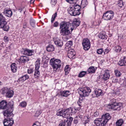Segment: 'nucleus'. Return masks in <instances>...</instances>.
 <instances>
[{
  "label": "nucleus",
  "mask_w": 126,
  "mask_h": 126,
  "mask_svg": "<svg viewBox=\"0 0 126 126\" xmlns=\"http://www.w3.org/2000/svg\"><path fill=\"white\" fill-rule=\"evenodd\" d=\"M75 54V52L73 49L69 50L68 51L67 55L68 58L70 59L73 58Z\"/></svg>",
  "instance_id": "18"
},
{
  "label": "nucleus",
  "mask_w": 126,
  "mask_h": 126,
  "mask_svg": "<svg viewBox=\"0 0 126 126\" xmlns=\"http://www.w3.org/2000/svg\"><path fill=\"white\" fill-rule=\"evenodd\" d=\"M82 101V100H80L79 101H78V103L79 106H80L81 105V102Z\"/></svg>",
  "instance_id": "55"
},
{
  "label": "nucleus",
  "mask_w": 126,
  "mask_h": 126,
  "mask_svg": "<svg viewBox=\"0 0 126 126\" xmlns=\"http://www.w3.org/2000/svg\"><path fill=\"white\" fill-rule=\"evenodd\" d=\"M124 122L122 119H120L118 120L116 123V126H121Z\"/></svg>",
  "instance_id": "33"
},
{
  "label": "nucleus",
  "mask_w": 126,
  "mask_h": 126,
  "mask_svg": "<svg viewBox=\"0 0 126 126\" xmlns=\"http://www.w3.org/2000/svg\"><path fill=\"white\" fill-rule=\"evenodd\" d=\"M5 17L2 15L0 21V28H2L5 31H7L9 30V27L7 25Z\"/></svg>",
  "instance_id": "9"
},
{
  "label": "nucleus",
  "mask_w": 126,
  "mask_h": 126,
  "mask_svg": "<svg viewBox=\"0 0 126 126\" xmlns=\"http://www.w3.org/2000/svg\"><path fill=\"white\" fill-rule=\"evenodd\" d=\"M32 126H37L36 125H35V124H33V125Z\"/></svg>",
  "instance_id": "60"
},
{
  "label": "nucleus",
  "mask_w": 126,
  "mask_h": 126,
  "mask_svg": "<svg viewBox=\"0 0 126 126\" xmlns=\"http://www.w3.org/2000/svg\"><path fill=\"white\" fill-rule=\"evenodd\" d=\"M19 60L21 63H25L29 61V59L28 57L22 56L20 57Z\"/></svg>",
  "instance_id": "23"
},
{
  "label": "nucleus",
  "mask_w": 126,
  "mask_h": 126,
  "mask_svg": "<svg viewBox=\"0 0 126 126\" xmlns=\"http://www.w3.org/2000/svg\"><path fill=\"white\" fill-rule=\"evenodd\" d=\"M66 1L71 4H74L73 8L74 10H77L80 12V7L79 5L76 4L78 0H66Z\"/></svg>",
  "instance_id": "13"
},
{
  "label": "nucleus",
  "mask_w": 126,
  "mask_h": 126,
  "mask_svg": "<svg viewBox=\"0 0 126 126\" xmlns=\"http://www.w3.org/2000/svg\"><path fill=\"white\" fill-rule=\"evenodd\" d=\"M77 117V118H78V117H79V116H77V117Z\"/></svg>",
  "instance_id": "62"
},
{
  "label": "nucleus",
  "mask_w": 126,
  "mask_h": 126,
  "mask_svg": "<svg viewBox=\"0 0 126 126\" xmlns=\"http://www.w3.org/2000/svg\"><path fill=\"white\" fill-rule=\"evenodd\" d=\"M33 70L32 69H28V73L29 74H31L33 72Z\"/></svg>",
  "instance_id": "48"
},
{
  "label": "nucleus",
  "mask_w": 126,
  "mask_h": 126,
  "mask_svg": "<svg viewBox=\"0 0 126 126\" xmlns=\"http://www.w3.org/2000/svg\"><path fill=\"white\" fill-rule=\"evenodd\" d=\"M29 78V76L27 75H24L20 78L17 81L23 82Z\"/></svg>",
  "instance_id": "27"
},
{
  "label": "nucleus",
  "mask_w": 126,
  "mask_h": 126,
  "mask_svg": "<svg viewBox=\"0 0 126 126\" xmlns=\"http://www.w3.org/2000/svg\"><path fill=\"white\" fill-rule=\"evenodd\" d=\"M70 94V92L69 91H60L58 94L63 97H67Z\"/></svg>",
  "instance_id": "17"
},
{
  "label": "nucleus",
  "mask_w": 126,
  "mask_h": 126,
  "mask_svg": "<svg viewBox=\"0 0 126 126\" xmlns=\"http://www.w3.org/2000/svg\"><path fill=\"white\" fill-rule=\"evenodd\" d=\"M80 23V21H79L75 19L73 21L72 25L75 27L74 29H75L79 25Z\"/></svg>",
  "instance_id": "26"
},
{
  "label": "nucleus",
  "mask_w": 126,
  "mask_h": 126,
  "mask_svg": "<svg viewBox=\"0 0 126 126\" xmlns=\"http://www.w3.org/2000/svg\"><path fill=\"white\" fill-rule=\"evenodd\" d=\"M1 92L2 94H5L6 96L9 98L12 97L14 94V92L12 90L7 87L2 89Z\"/></svg>",
  "instance_id": "8"
},
{
  "label": "nucleus",
  "mask_w": 126,
  "mask_h": 126,
  "mask_svg": "<svg viewBox=\"0 0 126 126\" xmlns=\"http://www.w3.org/2000/svg\"><path fill=\"white\" fill-rule=\"evenodd\" d=\"M115 75L117 77H120L121 75V74L120 72L117 70H115Z\"/></svg>",
  "instance_id": "43"
},
{
  "label": "nucleus",
  "mask_w": 126,
  "mask_h": 126,
  "mask_svg": "<svg viewBox=\"0 0 126 126\" xmlns=\"http://www.w3.org/2000/svg\"><path fill=\"white\" fill-rule=\"evenodd\" d=\"M2 84V83L1 81H0V85H1Z\"/></svg>",
  "instance_id": "61"
},
{
  "label": "nucleus",
  "mask_w": 126,
  "mask_h": 126,
  "mask_svg": "<svg viewBox=\"0 0 126 126\" xmlns=\"http://www.w3.org/2000/svg\"><path fill=\"white\" fill-rule=\"evenodd\" d=\"M3 13L6 16L9 17H10L12 15V12L10 10H7L5 9L4 10Z\"/></svg>",
  "instance_id": "21"
},
{
  "label": "nucleus",
  "mask_w": 126,
  "mask_h": 126,
  "mask_svg": "<svg viewBox=\"0 0 126 126\" xmlns=\"http://www.w3.org/2000/svg\"><path fill=\"white\" fill-rule=\"evenodd\" d=\"M54 49V46L51 44L49 45L47 47V50L48 52L53 51Z\"/></svg>",
  "instance_id": "31"
},
{
  "label": "nucleus",
  "mask_w": 126,
  "mask_h": 126,
  "mask_svg": "<svg viewBox=\"0 0 126 126\" xmlns=\"http://www.w3.org/2000/svg\"><path fill=\"white\" fill-rule=\"evenodd\" d=\"M7 102L5 101L2 100L0 102V109L3 110L7 108Z\"/></svg>",
  "instance_id": "19"
},
{
  "label": "nucleus",
  "mask_w": 126,
  "mask_h": 126,
  "mask_svg": "<svg viewBox=\"0 0 126 126\" xmlns=\"http://www.w3.org/2000/svg\"><path fill=\"white\" fill-rule=\"evenodd\" d=\"M11 70L13 72H15L17 71L16 65L15 63H13L11 66Z\"/></svg>",
  "instance_id": "29"
},
{
  "label": "nucleus",
  "mask_w": 126,
  "mask_h": 126,
  "mask_svg": "<svg viewBox=\"0 0 126 126\" xmlns=\"http://www.w3.org/2000/svg\"><path fill=\"white\" fill-rule=\"evenodd\" d=\"M30 24L31 25L32 27H34L35 26V21L32 18H31L30 20Z\"/></svg>",
  "instance_id": "35"
},
{
  "label": "nucleus",
  "mask_w": 126,
  "mask_h": 126,
  "mask_svg": "<svg viewBox=\"0 0 126 126\" xmlns=\"http://www.w3.org/2000/svg\"><path fill=\"white\" fill-rule=\"evenodd\" d=\"M99 115V113L97 112H96L94 114V115L95 117H97Z\"/></svg>",
  "instance_id": "52"
},
{
  "label": "nucleus",
  "mask_w": 126,
  "mask_h": 126,
  "mask_svg": "<svg viewBox=\"0 0 126 126\" xmlns=\"http://www.w3.org/2000/svg\"><path fill=\"white\" fill-rule=\"evenodd\" d=\"M27 104V103L26 102L23 101L20 103L19 105L21 107L24 108L26 107Z\"/></svg>",
  "instance_id": "41"
},
{
  "label": "nucleus",
  "mask_w": 126,
  "mask_h": 126,
  "mask_svg": "<svg viewBox=\"0 0 126 126\" xmlns=\"http://www.w3.org/2000/svg\"><path fill=\"white\" fill-rule=\"evenodd\" d=\"M58 24L59 23L57 21H56L53 24V26L54 27H57V26H58Z\"/></svg>",
  "instance_id": "51"
},
{
  "label": "nucleus",
  "mask_w": 126,
  "mask_h": 126,
  "mask_svg": "<svg viewBox=\"0 0 126 126\" xmlns=\"http://www.w3.org/2000/svg\"><path fill=\"white\" fill-rule=\"evenodd\" d=\"M115 51L116 52H120L121 50V47L119 46H116L115 47Z\"/></svg>",
  "instance_id": "45"
},
{
  "label": "nucleus",
  "mask_w": 126,
  "mask_h": 126,
  "mask_svg": "<svg viewBox=\"0 0 126 126\" xmlns=\"http://www.w3.org/2000/svg\"><path fill=\"white\" fill-rule=\"evenodd\" d=\"M57 16V13L56 12L55 13L52 15L51 19V22L52 23H53L54 22L55 18Z\"/></svg>",
  "instance_id": "42"
},
{
  "label": "nucleus",
  "mask_w": 126,
  "mask_h": 126,
  "mask_svg": "<svg viewBox=\"0 0 126 126\" xmlns=\"http://www.w3.org/2000/svg\"><path fill=\"white\" fill-rule=\"evenodd\" d=\"M118 64L120 66L125 65H126V56L121 59L119 61Z\"/></svg>",
  "instance_id": "20"
},
{
  "label": "nucleus",
  "mask_w": 126,
  "mask_h": 126,
  "mask_svg": "<svg viewBox=\"0 0 126 126\" xmlns=\"http://www.w3.org/2000/svg\"><path fill=\"white\" fill-rule=\"evenodd\" d=\"M110 118V114L107 113L102 115L101 118L96 119L94 120V123L97 126H104Z\"/></svg>",
  "instance_id": "3"
},
{
  "label": "nucleus",
  "mask_w": 126,
  "mask_h": 126,
  "mask_svg": "<svg viewBox=\"0 0 126 126\" xmlns=\"http://www.w3.org/2000/svg\"><path fill=\"white\" fill-rule=\"evenodd\" d=\"M40 61L39 60H37L35 63V69L39 70L40 66Z\"/></svg>",
  "instance_id": "32"
},
{
  "label": "nucleus",
  "mask_w": 126,
  "mask_h": 126,
  "mask_svg": "<svg viewBox=\"0 0 126 126\" xmlns=\"http://www.w3.org/2000/svg\"><path fill=\"white\" fill-rule=\"evenodd\" d=\"M18 10L19 11L21 12L22 10V9H18Z\"/></svg>",
  "instance_id": "59"
},
{
  "label": "nucleus",
  "mask_w": 126,
  "mask_h": 126,
  "mask_svg": "<svg viewBox=\"0 0 126 126\" xmlns=\"http://www.w3.org/2000/svg\"><path fill=\"white\" fill-rule=\"evenodd\" d=\"M94 92L96 97H97L102 95L103 94V92L102 90L99 89H96L94 90Z\"/></svg>",
  "instance_id": "24"
},
{
  "label": "nucleus",
  "mask_w": 126,
  "mask_h": 126,
  "mask_svg": "<svg viewBox=\"0 0 126 126\" xmlns=\"http://www.w3.org/2000/svg\"><path fill=\"white\" fill-rule=\"evenodd\" d=\"M103 79L105 80H106L109 79L110 75L109 71L106 70L105 71L104 74H103Z\"/></svg>",
  "instance_id": "22"
},
{
  "label": "nucleus",
  "mask_w": 126,
  "mask_h": 126,
  "mask_svg": "<svg viewBox=\"0 0 126 126\" xmlns=\"http://www.w3.org/2000/svg\"><path fill=\"white\" fill-rule=\"evenodd\" d=\"M78 93L81 96H88L91 92V90L89 87H85L78 89Z\"/></svg>",
  "instance_id": "5"
},
{
  "label": "nucleus",
  "mask_w": 126,
  "mask_h": 126,
  "mask_svg": "<svg viewBox=\"0 0 126 126\" xmlns=\"http://www.w3.org/2000/svg\"><path fill=\"white\" fill-rule=\"evenodd\" d=\"M50 64L52 66L54 70L56 71L61 65V61L60 59L52 58L50 61Z\"/></svg>",
  "instance_id": "4"
},
{
  "label": "nucleus",
  "mask_w": 126,
  "mask_h": 126,
  "mask_svg": "<svg viewBox=\"0 0 126 126\" xmlns=\"http://www.w3.org/2000/svg\"><path fill=\"white\" fill-rule=\"evenodd\" d=\"M87 123V121H85V124H86Z\"/></svg>",
  "instance_id": "63"
},
{
  "label": "nucleus",
  "mask_w": 126,
  "mask_h": 126,
  "mask_svg": "<svg viewBox=\"0 0 126 126\" xmlns=\"http://www.w3.org/2000/svg\"><path fill=\"white\" fill-rule=\"evenodd\" d=\"M103 52V49L102 48L97 49V52L99 54H101Z\"/></svg>",
  "instance_id": "44"
},
{
  "label": "nucleus",
  "mask_w": 126,
  "mask_h": 126,
  "mask_svg": "<svg viewBox=\"0 0 126 126\" xmlns=\"http://www.w3.org/2000/svg\"><path fill=\"white\" fill-rule=\"evenodd\" d=\"M23 50L24 52H22V53L24 55L31 56L34 53V50H30L27 48L24 49Z\"/></svg>",
  "instance_id": "15"
},
{
  "label": "nucleus",
  "mask_w": 126,
  "mask_h": 126,
  "mask_svg": "<svg viewBox=\"0 0 126 126\" xmlns=\"http://www.w3.org/2000/svg\"><path fill=\"white\" fill-rule=\"evenodd\" d=\"M114 16V13L112 11H109L106 12L103 15L102 18L106 20H110Z\"/></svg>",
  "instance_id": "6"
},
{
  "label": "nucleus",
  "mask_w": 126,
  "mask_h": 126,
  "mask_svg": "<svg viewBox=\"0 0 126 126\" xmlns=\"http://www.w3.org/2000/svg\"><path fill=\"white\" fill-rule=\"evenodd\" d=\"M82 45L83 49L85 50H88L90 47V43L89 40L87 38L83 39Z\"/></svg>",
  "instance_id": "11"
},
{
  "label": "nucleus",
  "mask_w": 126,
  "mask_h": 126,
  "mask_svg": "<svg viewBox=\"0 0 126 126\" xmlns=\"http://www.w3.org/2000/svg\"><path fill=\"white\" fill-rule=\"evenodd\" d=\"M67 109L69 110L70 114V113L74 114L76 113V110L74 108H70Z\"/></svg>",
  "instance_id": "34"
},
{
  "label": "nucleus",
  "mask_w": 126,
  "mask_h": 126,
  "mask_svg": "<svg viewBox=\"0 0 126 126\" xmlns=\"http://www.w3.org/2000/svg\"><path fill=\"white\" fill-rule=\"evenodd\" d=\"M98 36L99 38L102 39L104 40L106 39L107 37V35L105 34V32H102V33L99 35Z\"/></svg>",
  "instance_id": "30"
},
{
  "label": "nucleus",
  "mask_w": 126,
  "mask_h": 126,
  "mask_svg": "<svg viewBox=\"0 0 126 126\" xmlns=\"http://www.w3.org/2000/svg\"><path fill=\"white\" fill-rule=\"evenodd\" d=\"M42 112V111L41 110H38L36 112V116H38L40 115Z\"/></svg>",
  "instance_id": "46"
},
{
  "label": "nucleus",
  "mask_w": 126,
  "mask_h": 126,
  "mask_svg": "<svg viewBox=\"0 0 126 126\" xmlns=\"http://www.w3.org/2000/svg\"><path fill=\"white\" fill-rule=\"evenodd\" d=\"M116 99L114 98L111 99L110 100L111 104H113L114 103H116Z\"/></svg>",
  "instance_id": "50"
},
{
  "label": "nucleus",
  "mask_w": 126,
  "mask_h": 126,
  "mask_svg": "<svg viewBox=\"0 0 126 126\" xmlns=\"http://www.w3.org/2000/svg\"><path fill=\"white\" fill-rule=\"evenodd\" d=\"M27 23L26 22H25L24 23L23 28H26L27 27Z\"/></svg>",
  "instance_id": "54"
},
{
  "label": "nucleus",
  "mask_w": 126,
  "mask_h": 126,
  "mask_svg": "<svg viewBox=\"0 0 126 126\" xmlns=\"http://www.w3.org/2000/svg\"><path fill=\"white\" fill-rule=\"evenodd\" d=\"M73 45V42L71 41H68L65 44L66 47H68V48L70 47Z\"/></svg>",
  "instance_id": "36"
},
{
  "label": "nucleus",
  "mask_w": 126,
  "mask_h": 126,
  "mask_svg": "<svg viewBox=\"0 0 126 126\" xmlns=\"http://www.w3.org/2000/svg\"><path fill=\"white\" fill-rule=\"evenodd\" d=\"M70 118L71 120L70 121L62 120L60 121L59 126H71L73 118L72 117H70Z\"/></svg>",
  "instance_id": "12"
},
{
  "label": "nucleus",
  "mask_w": 126,
  "mask_h": 126,
  "mask_svg": "<svg viewBox=\"0 0 126 126\" xmlns=\"http://www.w3.org/2000/svg\"><path fill=\"white\" fill-rule=\"evenodd\" d=\"M40 76V72L39 70L35 69L34 77L36 79H38Z\"/></svg>",
  "instance_id": "25"
},
{
  "label": "nucleus",
  "mask_w": 126,
  "mask_h": 126,
  "mask_svg": "<svg viewBox=\"0 0 126 126\" xmlns=\"http://www.w3.org/2000/svg\"><path fill=\"white\" fill-rule=\"evenodd\" d=\"M70 70V68L68 65L66 66L65 68L64 71L65 72V75H67L68 73Z\"/></svg>",
  "instance_id": "38"
},
{
  "label": "nucleus",
  "mask_w": 126,
  "mask_h": 126,
  "mask_svg": "<svg viewBox=\"0 0 126 126\" xmlns=\"http://www.w3.org/2000/svg\"><path fill=\"white\" fill-rule=\"evenodd\" d=\"M4 40L6 42H8L9 41V39L8 37L7 36H5L4 38Z\"/></svg>",
  "instance_id": "49"
},
{
  "label": "nucleus",
  "mask_w": 126,
  "mask_h": 126,
  "mask_svg": "<svg viewBox=\"0 0 126 126\" xmlns=\"http://www.w3.org/2000/svg\"><path fill=\"white\" fill-rule=\"evenodd\" d=\"M75 28L69 22L63 21L60 24V32L63 36L68 35L72 33Z\"/></svg>",
  "instance_id": "2"
},
{
  "label": "nucleus",
  "mask_w": 126,
  "mask_h": 126,
  "mask_svg": "<svg viewBox=\"0 0 126 126\" xmlns=\"http://www.w3.org/2000/svg\"><path fill=\"white\" fill-rule=\"evenodd\" d=\"M86 74V72L85 71H82L80 72L79 75L78 77H82L84 76Z\"/></svg>",
  "instance_id": "37"
},
{
  "label": "nucleus",
  "mask_w": 126,
  "mask_h": 126,
  "mask_svg": "<svg viewBox=\"0 0 126 126\" xmlns=\"http://www.w3.org/2000/svg\"><path fill=\"white\" fill-rule=\"evenodd\" d=\"M57 3L56 0H50V3L52 7H54Z\"/></svg>",
  "instance_id": "39"
},
{
  "label": "nucleus",
  "mask_w": 126,
  "mask_h": 126,
  "mask_svg": "<svg viewBox=\"0 0 126 126\" xmlns=\"http://www.w3.org/2000/svg\"><path fill=\"white\" fill-rule=\"evenodd\" d=\"M14 102L13 101L10 102L7 106V108L3 112V115L6 118L4 120V126H12L14 122L13 117L14 115L12 113L14 110Z\"/></svg>",
  "instance_id": "1"
},
{
  "label": "nucleus",
  "mask_w": 126,
  "mask_h": 126,
  "mask_svg": "<svg viewBox=\"0 0 126 126\" xmlns=\"http://www.w3.org/2000/svg\"><path fill=\"white\" fill-rule=\"evenodd\" d=\"M123 5V2L122 1H120L118 4V6L120 7H122Z\"/></svg>",
  "instance_id": "47"
},
{
  "label": "nucleus",
  "mask_w": 126,
  "mask_h": 126,
  "mask_svg": "<svg viewBox=\"0 0 126 126\" xmlns=\"http://www.w3.org/2000/svg\"><path fill=\"white\" fill-rule=\"evenodd\" d=\"M68 13L72 16H77L80 14V12L77 10H74L73 7H70L68 9Z\"/></svg>",
  "instance_id": "14"
},
{
  "label": "nucleus",
  "mask_w": 126,
  "mask_h": 126,
  "mask_svg": "<svg viewBox=\"0 0 126 126\" xmlns=\"http://www.w3.org/2000/svg\"><path fill=\"white\" fill-rule=\"evenodd\" d=\"M109 52L108 49H106L105 50V51L104 52V54H106L107 53Z\"/></svg>",
  "instance_id": "53"
},
{
  "label": "nucleus",
  "mask_w": 126,
  "mask_h": 126,
  "mask_svg": "<svg viewBox=\"0 0 126 126\" xmlns=\"http://www.w3.org/2000/svg\"><path fill=\"white\" fill-rule=\"evenodd\" d=\"M56 115L57 116H62L63 118H66L67 120L69 117L70 115L69 111L67 109H64L60 111H58Z\"/></svg>",
  "instance_id": "10"
},
{
  "label": "nucleus",
  "mask_w": 126,
  "mask_h": 126,
  "mask_svg": "<svg viewBox=\"0 0 126 126\" xmlns=\"http://www.w3.org/2000/svg\"><path fill=\"white\" fill-rule=\"evenodd\" d=\"M74 122L75 124L77 123L78 122L77 120H74Z\"/></svg>",
  "instance_id": "58"
},
{
  "label": "nucleus",
  "mask_w": 126,
  "mask_h": 126,
  "mask_svg": "<svg viewBox=\"0 0 126 126\" xmlns=\"http://www.w3.org/2000/svg\"><path fill=\"white\" fill-rule=\"evenodd\" d=\"M35 0H30V3H32L33 4Z\"/></svg>",
  "instance_id": "57"
},
{
  "label": "nucleus",
  "mask_w": 126,
  "mask_h": 126,
  "mask_svg": "<svg viewBox=\"0 0 126 126\" xmlns=\"http://www.w3.org/2000/svg\"><path fill=\"white\" fill-rule=\"evenodd\" d=\"M53 40L55 45L57 46L61 47L63 45L62 41L58 38H54Z\"/></svg>",
  "instance_id": "16"
},
{
  "label": "nucleus",
  "mask_w": 126,
  "mask_h": 126,
  "mask_svg": "<svg viewBox=\"0 0 126 126\" xmlns=\"http://www.w3.org/2000/svg\"><path fill=\"white\" fill-rule=\"evenodd\" d=\"M96 68V67L95 68L94 66H91L88 69L87 71L89 73H93L95 72Z\"/></svg>",
  "instance_id": "28"
},
{
  "label": "nucleus",
  "mask_w": 126,
  "mask_h": 126,
  "mask_svg": "<svg viewBox=\"0 0 126 126\" xmlns=\"http://www.w3.org/2000/svg\"><path fill=\"white\" fill-rule=\"evenodd\" d=\"M122 104L120 103H115L109 104L108 106V108L109 109H112L114 110H120L122 108Z\"/></svg>",
  "instance_id": "7"
},
{
  "label": "nucleus",
  "mask_w": 126,
  "mask_h": 126,
  "mask_svg": "<svg viewBox=\"0 0 126 126\" xmlns=\"http://www.w3.org/2000/svg\"><path fill=\"white\" fill-rule=\"evenodd\" d=\"M88 4V3L87 0H82L81 2V4L85 6Z\"/></svg>",
  "instance_id": "40"
},
{
  "label": "nucleus",
  "mask_w": 126,
  "mask_h": 126,
  "mask_svg": "<svg viewBox=\"0 0 126 126\" xmlns=\"http://www.w3.org/2000/svg\"><path fill=\"white\" fill-rule=\"evenodd\" d=\"M33 124H35V125L37 126H40V123L38 122H36L35 123H34Z\"/></svg>",
  "instance_id": "56"
}]
</instances>
